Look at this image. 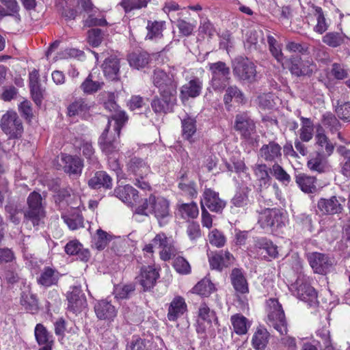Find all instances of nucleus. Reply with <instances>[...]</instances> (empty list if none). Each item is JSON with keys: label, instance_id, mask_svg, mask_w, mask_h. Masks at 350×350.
Here are the masks:
<instances>
[{"label": "nucleus", "instance_id": "1", "mask_svg": "<svg viewBox=\"0 0 350 350\" xmlns=\"http://www.w3.org/2000/svg\"><path fill=\"white\" fill-rule=\"evenodd\" d=\"M114 123L111 129V122L108 120V124L100 135L98 144L102 151L107 156L118 154L120 148L119 137L120 131L127 120V116L124 113L113 115Z\"/></svg>", "mask_w": 350, "mask_h": 350}, {"label": "nucleus", "instance_id": "2", "mask_svg": "<svg viewBox=\"0 0 350 350\" xmlns=\"http://www.w3.org/2000/svg\"><path fill=\"white\" fill-rule=\"evenodd\" d=\"M135 213L146 216L153 215L161 225V220L170 215V202L163 197L150 195L136 208Z\"/></svg>", "mask_w": 350, "mask_h": 350}, {"label": "nucleus", "instance_id": "3", "mask_svg": "<svg viewBox=\"0 0 350 350\" xmlns=\"http://www.w3.org/2000/svg\"><path fill=\"white\" fill-rule=\"evenodd\" d=\"M45 216L44 200L38 192H31L27 198V207L24 210V221L31 222L33 226H37Z\"/></svg>", "mask_w": 350, "mask_h": 350}, {"label": "nucleus", "instance_id": "4", "mask_svg": "<svg viewBox=\"0 0 350 350\" xmlns=\"http://www.w3.org/2000/svg\"><path fill=\"white\" fill-rule=\"evenodd\" d=\"M267 305V323L280 335H286L288 332L287 322L282 305L274 298L268 299Z\"/></svg>", "mask_w": 350, "mask_h": 350}, {"label": "nucleus", "instance_id": "5", "mask_svg": "<svg viewBox=\"0 0 350 350\" xmlns=\"http://www.w3.org/2000/svg\"><path fill=\"white\" fill-rule=\"evenodd\" d=\"M232 72L237 81L254 83L258 79L256 66L247 58L239 57L232 62Z\"/></svg>", "mask_w": 350, "mask_h": 350}, {"label": "nucleus", "instance_id": "6", "mask_svg": "<svg viewBox=\"0 0 350 350\" xmlns=\"http://www.w3.org/2000/svg\"><path fill=\"white\" fill-rule=\"evenodd\" d=\"M211 72V85L214 90L223 91L229 83L230 79V68L226 63L219 61L209 64Z\"/></svg>", "mask_w": 350, "mask_h": 350}, {"label": "nucleus", "instance_id": "7", "mask_svg": "<svg viewBox=\"0 0 350 350\" xmlns=\"http://www.w3.org/2000/svg\"><path fill=\"white\" fill-rule=\"evenodd\" d=\"M152 82L160 94H176L177 81L172 72L167 73L162 70H155L152 75Z\"/></svg>", "mask_w": 350, "mask_h": 350}, {"label": "nucleus", "instance_id": "8", "mask_svg": "<svg viewBox=\"0 0 350 350\" xmlns=\"http://www.w3.org/2000/svg\"><path fill=\"white\" fill-rule=\"evenodd\" d=\"M0 126L10 138H18L23 132L22 121L14 111H8L3 115Z\"/></svg>", "mask_w": 350, "mask_h": 350}, {"label": "nucleus", "instance_id": "9", "mask_svg": "<svg viewBox=\"0 0 350 350\" xmlns=\"http://www.w3.org/2000/svg\"><path fill=\"white\" fill-rule=\"evenodd\" d=\"M154 247L159 248L161 260L167 261L178 254V250L175 245V242L171 237H167L165 233L160 232L152 239Z\"/></svg>", "mask_w": 350, "mask_h": 350}, {"label": "nucleus", "instance_id": "10", "mask_svg": "<svg viewBox=\"0 0 350 350\" xmlns=\"http://www.w3.org/2000/svg\"><path fill=\"white\" fill-rule=\"evenodd\" d=\"M307 260L315 273L325 275L334 265V259L329 255L317 252H308Z\"/></svg>", "mask_w": 350, "mask_h": 350}, {"label": "nucleus", "instance_id": "11", "mask_svg": "<svg viewBox=\"0 0 350 350\" xmlns=\"http://www.w3.org/2000/svg\"><path fill=\"white\" fill-rule=\"evenodd\" d=\"M288 61L289 62L288 69L295 76H310L316 70L317 66L312 58L292 56Z\"/></svg>", "mask_w": 350, "mask_h": 350}, {"label": "nucleus", "instance_id": "12", "mask_svg": "<svg viewBox=\"0 0 350 350\" xmlns=\"http://www.w3.org/2000/svg\"><path fill=\"white\" fill-rule=\"evenodd\" d=\"M285 221V214L275 208H266L260 213L258 217V224L264 229L281 228L284 225Z\"/></svg>", "mask_w": 350, "mask_h": 350}, {"label": "nucleus", "instance_id": "13", "mask_svg": "<svg viewBox=\"0 0 350 350\" xmlns=\"http://www.w3.org/2000/svg\"><path fill=\"white\" fill-rule=\"evenodd\" d=\"M292 289L299 299L308 302L310 305L317 299V295L314 288L300 278L292 285Z\"/></svg>", "mask_w": 350, "mask_h": 350}, {"label": "nucleus", "instance_id": "14", "mask_svg": "<svg viewBox=\"0 0 350 350\" xmlns=\"http://www.w3.org/2000/svg\"><path fill=\"white\" fill-rule=\"evenodd\" d=\"M258 156L267 163H278L282 160V147L275 142H269L259 149Z\"/></svg>", "mask_w": 350, "mask_h": 350}, {"label": "nucleus", "instance_id": "15", "mask_svg": "<svg viewBox=\"0 0 350 350\" xmlns=\"http://www.w3.org/2000/svg\"><path fill=\"white\" fill-rule=\"evenodd\" d=\"M234 129L245 139H250L256 132L254 121L245 113H239L235 117Z\"/></svg>", "mask_w": 350, "mask_h": 350}, {"label": "nucleus", "instance_id": "16", "mask_svg": "<svg viewBox=\"0 0 350 350\" xmlns=\"http://www.w3.org/2000/svg\"><path fill=\"white\" fill-rule=\"evenodd\" d=\"M201 200V207H207L211 211L219 213L226 206L224 200L219 198V193L211 189H205Z\"/></svg>", "mask_w": 350, "mask_h": 350}, {"label": "nucleus", "instance_id": "17", "mask_svg": "<svg viewBox=\"0 0 350 350\" xmlns=\"http://www.w3.org/2000/svg\"><path fill=\"white\" fill-rule=\"evenodd\" d=\"M342 204L336 196L321 198L317 202V211L325 215H334L342 213Z\"/></svg>", "mask_w": 350, "mask_h": 350}, {"label": "nucleus", "instance_id": "18", "mask_svg": "<svg viewBox=\"0 0 350 350\" xmlns=\"http://www.w3.org/2000/svg\"><path fill=\"white\" fill-rule=\"evenodd\" d=\"M68 308L73 312L81 311L87 306L86 297L79 286H73L67 296Z\"/></svg>", "mask_w": 350, "mask_h": 350}, {"label": "nucleus", "instance_id": "19", "mask_svg": "<svg viewBox=\"0 0 350 350\" xmlns=\"http://www.w3.org/2000/svg\"><path fill=\"white\" fill-rule=\"evenodd\" d=\"M94 312L100 320L111 322L117 316V310L109 301L103 299L94 305Z\"/></svg>", "mask_w": 350, "mask_h": 350}, {"label": "nucleus", "instance_id": "20", "mask_svg": "<svg viewBox=\"0 0 350 350\" xmlns=\"http://www.w3.org/2000/svg\"><path fill=\"white\" fill-rule=\"evenodd\" d=\"M234 260L232 254L228 251H219L217 253L208 254V261L212 269L221 271L224 268L230 266Z\"/></svg>", "mask_w": 350, "mask_h": 350}, {"label": "nucleus", "instance_id": "21", "mask_svg": "<svg viewBox=\"0 0 350 350\" xmlns=\"http://www.w3.org/2000/svg\"><path fill=\"white\" fill-rule=\"evenodd\" d=\"M161 99L155 97L151 103L153 111L157 113H167L172 111L176 101V95L160 94Z\"/></svg>", "mask_w": 350, "mask_h": 350}, {"label": "nucleus", "instance_id": "22", "mask_svg": "<svg viewBox=\"0 0 350 350\" xmlns=\"http://www.w3.org/2000/svg\"><path fill=\"white\" fill-rule=\"evenodd\" d=\"M159 276V272L152 266L144 267L137 278L138 282L144 291L151 289Z\"/></svg>", "mask_w": 350, "mask_h": 350}, {"label": "nucleus", "instance_id": "23", "mask_svg": "<svg viewBox=\"0 0 350 350\" xmlns=\"http://www.w3.org/2000/svg\"><path fill=\"white\" fill-rule=\"evenodd\" d=\"M230 279L236 293L242 295L249 293L248 282L242 269H232L230 274Z\"/></svg>", "mask_w": 350, "mask_h": 350}, {"label": "nucleus", "instance_id": "24", "mask_svg": "<svg viewBox=\"0 0 350 350\" xmlns=\"http://www.w3.org/2000/svg\"><path fill=\"white\" fill-rule=\"evenodd\" d=\"M62 161L64 163V170L70 175H78L81 173L83 163L81 159L75 156L63 154Z\"/></svg>", "mask_w": 350, "mask_h": 350}, {"label": "nucleus", "instance_id": "25", "mask_svg": "<svg viewBox=\"0 0 350 350\" xmlns=\"http://www.w3.org/2000/svg\"><path fill=\"white\" fill-rule=\"evenodd\" d=\"M349 41V38L342 31H329L322 38V42L331 48L341 47Z\"/></svg>", "mask_w": 350, "mask_h": 350}, {"label": "nucleus", "instance_id": "26", "mask_svg": "<svg viewBox=\"0 0 350 350\" xmlns=\"http://www.w3.org/2000/svg\"><path fill=\"white\" fill-rule=\"evenodd\" d=\"M114 192L120 200L129 206H133L138 199V191L129 185L116 188Z\"/></svg>", "mask_w": 350, "mask_h": 350}, {"label": "nucleus", "instance_id": "27", "mask_svg": "<svg viewBox=\"0 0 350 350\" xmlns=\"http://www.w3.org/2000/svg\"><path fill=\"white\" fill-rule=\"evenodd\" d=\"M128 170L139 178H144L150 172V165L144 159L133 157L127 163Z\"/></svg>", "mask_w": 350, "mask_h": 350}, {"label": "nucleus", "instance_id": "28", "mask_svg": "<svg viewBox=\"0 0 350 350\" xmlns=\"http://www.w3.org/2000/svg\"><path fill=\"white\" fill-rule=\"evenodd\" d=\"M187 310V304L185 299L177 296L170 303L168 308L167 318L171 321L177 320Z\"/></svg>", "mask_w": 350, "mask_h": 350}, {"label": "nucleus", "instance_id": "29", "mask_svg": "<svg viewBox=\"0 0 350 350\" xmlns=\"http://www.w3.org/2000/svg\"><path fill=\"white\" fill-rule=\"evenodd\" d=\"M255 247L256 252L262 255L264 258H267V254L271 258H276L278 256V247L271 241L266 238H260L255 241Z\"/></svg>", "mask_w": 350, "mask_h": 350}, {"label": "nucleus", "instance_id": "30", "mask_svg": "<svg viewBox=\"0 0 350 350\" xmlns=\"http://www.w3.org/2000/svg\"><path fill=\"white\" fill-rule=\"evenodd\" d=\"M59 280V272L54 268L45 267L37 278V282L43 286L55 285Z\"/></svg>", "mask_w": 350, "mask_h": 350}, {"label": "nucleus", "instance_id": "31", "mask_svg": "<svg viewBox=\"0 0 350 350\" xmlns=\"http://www.w3.org/2000/svg\"><path fill=\"white\" fill-rule=\"evenodd\" d=\"M88 185L94 189L104 187L111 189L112 187V178L104 171L96 172L88 180Z\"/></svg>", "mask_w": 350, "mask_h": 350}, {"label": "nucleus", "instance_id": "32", "mask_svg": "<svg viewBox=\"0 0 350 350\" xmlns=\"http://www.w3.org/2000/svg\"><path fill=\"white\" fill-rule=\"evenodd\" d=\"M202 89V81L198 78L190 80L182 86L180 94L183 98H196L198 96Z\"/></svg>", "mask_w": 350, "mask_h": 350}, {"label": "nucleus", "instance_id": "33", "mask_svg": "<svg viewBox=\"0 0 350 350\" xmlns=\"http://www.w3.org/2000/svg\"><path fill=\"white\" fill-rule=\"evenodd\" d=\"M315 139L316 144L321 147L320 151L327 156H330L332 154L334 146L330 142L325 133L324 129L321 126L317 129Z\"/></svg>", "mask_w": 350, "mask_h": 350}, {"label": "nucleus", "instance_id": "34", "mask_svg": "<svg viewBox=\"0 0 350 350\" xmlns=\"http://www.w3.org/2000/svg\"><path fill=\"white\" fill-rule=\"evenodd\" d=\"M103 69L105 77L109 79H117L120 70L119 59L112 56L107 58L103 64Z\"/></svg>", "mask_w": 350, "mask_h": 350}, {"label": "nucleus", "instance_id": "35", "mask_svg": "<svg viewBox=\"0 0 350 350\" xmlns=\"http://www.w3.org/2000/svg\"><path fill=\"white\" fill-rule=\"evenodd\" d=\"M254 174L259 182V191L261 192L262 188H267L270 185L271 178L269 175V168L266 164H257L254 168Z\"/></svg>", "mask_w": 350, "mask_h": 350}, {"label": "nucleus", "instance_id": "36", "mask_svg": "<svg viewBox=\"0 0 350 350\" xmlns=\"http://www.w3.org/2000/svg\"><path fill=\"white\" fill-rule=\"evenodd\" d=\"M129 65L137 70L146 66L150 61V55L145 51L133 52L128 55Z\"/></svg>", "mask_w": 350, "mask_h": 350}, {"label": "nucleus", "instance_id": "37", "mask_svg": "<svg viewBox=\"0 0 350 350\" xmlns=\"http://www.w3.org/2000/svg\"><path fill=\"white\" fill-rule=\"evenodd\" d=\"M92 107V103L83 98H78L70 103L68 107V115L69 116H75L79 115H85L89 111Z\"/></svg>", "mask_w": 350, "mask_h": 350}, {"label": "nucleus", "instance_id": "38", "mask_svg": "<svg viewBox=\"0 0 350 350\" xmlns=\"http://www.w3.org/2000/svg\"><path fill=\"white\" fill-rule=\"evenodd\" d=\"M21 304L25 309L33 313L38 310V301L36 295L33 294L29 289L24 291L21 295Z\"/></svg>", "mask_w": 350, "mask_h": 350}, {"label": "nucleus", "instance_id": "39", "mask_svg": "<svg viewBox=\"0 0 350 350\" xmlns=\"http://www.w3.org/2000/svg\"><path fill=\"white\" fill-rule=\"evenodd\" d=\"M36 340L39 345H53V338L52 334L42 324L38 323L34 329Z\"/></svg>", "mask_w": 350, "mask_h": 350}, {"label": "nucleus", "instance_id": "40", "mask_svg": "<svg viewBox=\"0 0 350 350\" xmlns=\"http://www.w3.org/2000/svg\"><path fill=\"white\" fill-rule=\"evenodd\" d=\"M230 321L234 332L239 335L246 334L250 327V323L248 319L241 314L231 316Z\"/></svg>", "mask_w": 350, "mask_h": 350}, {"label": "nucleus", "instance_id": "41", "mask_svg": "<svg viewBox=\"0 0 350 350\" xmlns=\"http://www.w3.org/2000/svg\"><path fill=\"white\" fill-rule=\"evenodd\" d=\"M296 183L305 193H313L316 190V178L305 174H299L295 178Z\"/></svg>", "mask_w": 350, "mask_h": 350}, {"label": "nucleus", "instance_id": "42", "mask_svg": "<svg viewBox=\"0 0 350 350\" xmlns=\"http://www.w3.org/2000/svg\"><path fill=\"white\" fill-rule=\"evenodd\" d=\"M178 188L183 192V194L191 198H196L198 195L196 189V183L187 178V174H183L180 178Z\"/></svg>", "mask_w": 350, "mask_h": 350}, {"label": "nucleus", "instance_id": "43", "mask_svg": "<svg viewBox=\"0 0 350 350\" xmlns=\"http://www.w3.org/2000/svg\"><path fill=\"white\" fill-rule=\"evenodd\" d=\"M312 8L314 10V15L317 20V25L314 27L313 30L319 34H323L327 30L329 24L321 7L312 4Z\"/></svg>", "mask_w": 350, "mask_h": 350}, {"label": "nucleus", "instance_id": "44", "mask_svg": "<svg viewBox=\"0 0 350 350\" xmlns=\"http://www.w3.org/2000/svg\"><path fill=\"white\" fill-rule=\"evenodd\" d=\"M301 127L299 130V139L301 142H308L313 137L314 124L310 118L301 117Z\"/></svg>", "mask_w": 350, "mask_h": 350}, {"label": "nucleus", "instance_id": "45", "mask_svg": "<svg viewBox=\"0 0 350 350\" xmlns=\"http://www.w3.org/2000/svg\"><path fill=\"white\" fill-rule=\"evenodd\" d=\"M318 338L317 343L319 345L322 350H334L332 345L329 330L326 327L319 329L316 332Z\"/></svg>", "mask_w": 350, "mask_h": 350}, {"label": "nucleus", "instance_id": "46", "mask_svg": "<svg viewBox=\"0 0 350 350\" xmlns=\"http://www.w3.org/2000/svg\"><path fill=\"white\" fill-rule=\"evenodd\" d=\"M232 99L237 103H242L245 101V96L242 91L236 85H231L227 88L224 96L225 105H229Z\"/></svg>", "mask_w": 350, "mask_h": 350}, {"label": "nucleus", "instance_id": "47", "mask_svg": "<svg viewBox=\"0 0 350 350\" xmlns=\"http://www.w3.org/2000/svg\"><path fill=\"white\" fill-rule=\"evenodd\" d=\"M251 189L247 186H242L236 192L234 196L231 200L232 204L237 207H243L250 203L248 193Z\"/></svg>", "mask_w": 350, "mask_h": 350}, {"label": "nucleus", "instance_id": "48", "mask_svg": "<svg viewBox=\"0 0 350 350\" xmlns=\"http://www.w3.org/2000/svg\"><path fill=\"white\" fill-rule=\"evenodd\" d=\"M112 238L111 234L101 229H98L93 237V246L98 250H103L107 247Z\"/></svg>", "mask_w": 350, "mask_h": 350}, {"label": "nucleus", "instance_id": "49", "mask_svg": "<svg viewBox=\"0 0 350 350\" xmlns=\"http://www.w3.org/2000/svg\"><path fill=\"white\" fill-rule=\"evenodd\" d=\"M269 332L264 328H258L252 338V344L256 350H263L268 343Z\"/></svg>", "mask_w": 350, "mask_h": 350}, {"label": "nucleus", "instance_id": "50", "mask_svg": "<svg viewBox=\"0 0 350 350\" xmlns=\"http://www.w3.org/2000/svg\"><path fill=\"white\" fill-rule=\"evenodd\" d=\"M62 218L70 230H76L83 226V217L77 211L70 215H62Z\"/></svg>", "mask_w": 350, "mask_h": 350}, {"label": "nucleus", "instance_id": "51", "mask_svg": "<svg viewBox=\"0 0 350 350\" xmlns=\"http://www.w3.org/2000/svg\"><path fill=\"white\" fill-rule=\"evenodd\" d=\"M213 290V284L208 279L204 278L194 286L192 292L204 297H208Z\"/></svg>", "mask_w": 350, "mask_h": 350}, {"label": "nucleus", "instance_id": "52", "mask_svg": "<svg viewBox=\"0 0 350 350\" xmlns=\"http://www.w3.org/2000/svg\"><path fill=\"white\" fill-rule=\"evenodd\" d=\"M178 210L183 218H196L199 213L198 206L195 202L182 203L178 205Z\"/></svg>", "mask_w": 350, "mask_h": 350}, {"label": "nucleus", "instance_id": "53", "mask_svg": "<svg viewBox=\"0 0 350 350\" xmlns=\"http://www.w3.org/2000/svg\"><path fill=\"white\" fill-rule=\"evenodd\" d=\"M322 124L332 133L338 132L341 127L339 120L330 112H326L323 115Z\"/></svg>", "mask_w": 350, "mask_h": 350}, {"label": "nucleus", "instance_id": "54", "mask_svg": "<svg viewBox=\"0 0 350 350\" xmlns=\"http://www.w3.org/2000/svg\"><path fill=\"white\" fill-rule=\"evenodd\" d=\"M196 120L191 117H187L182 120L183 137L187 140L191 141L193 134L196 132Z\"/></svg>", "mask_w": 350, "mask_h": 350}, {"label": "nucleus", "instance_id": "55", "mask_svg": "<svg viewBox=\"0 0 350 350\" xmlns=\"http://www.w3.org/2000/svg\"><path fill=\"white\" fill-rule=\"evenodd\" d=\"M271 174L282 184L287 185L291 181L290 175L283 169V167L278 164L274 163L271 167L269 168Z\"/></svg>", "mask_w": 350, "mask_h": 350}, {"label": "nucleus", "instance_id": "56", "mask_svg": "<svg viewBox=\"0 0 350 350\" xmlns=\"http://www.w3.org/2000/svg\"><path fill=\"white\" fill-rule=\"evenodd\" d=\"M103 85V83L99 82L98 81H94L92 75L89 76L85 80L81 83V88L85 94H92L100 90Z\"/></svg>", "mask_w": 350, "mask_h": 350}, {"label": "nucleus", "instance_id": "57", "mask_svg": "<svg viewBox=\"0 0 350 350\" xmlns=\"http://www.w3.org/2000/svg\"><path fill=\"white\" fill-rule=\"evenodd\" d=\"M267 42L269 45V49L271 55L279 63H282L284 55L277 40L274 38L273 36L269 35L267 36Z\"/></svg>", "mask_w": 350, "mask_h": 350}, {"label": "nucleus", "instance_id": "58", "mask_svg": "<svg viewBox=\"0 0 350 350\" xmlns=\"http://www.w3.org/2000/svg\"><path fill=\"white\" fill-rule=\"evenodd\" d=\"M21 280V278L16 271L12 269H8L5 271L3 275L2 282L7 285L8 288H12Z\"/></svg>", "mask_w": 350, "mask_h": 350}, {"label": "nucleus", "instance_id": "59", "mask_svg": "<svg viewBox=\"0 0 350 350\" xmlns=\"http://www.w3.org/2000/svg\"><path fill=\"white\" fill-rule=\"evenodd\" d=\"M163 29V22H150L148 21L147 25L148 33L146 38L152 40L154 38H160L162 36Z\"/></svg>", "mask_w": 350, "mask_h": 350}, {"label": "nucleus", "instance_id": "60", "mask_svg": "<svg viewBox=\"0 0 350 350\" xmlns=\"http://www.w3.org/2000/svg\"><path fill=\"white\" fill-rule=\"evenodd\" d=\"M307 165L310 170L319 173L324 172L327 168L325 162L319 154L309 159Z\"/></svg>", "mask_w": 350, "mask_h": 350}, {"label": "nucleus", "instance_id": "61", "mask_svg": "<svg viewBox=\"0 0 350 350\" xmlns=\"http://www.w3.org/2000/svg\"><path fill=\"white\" fill-rule=\"evenodd\" d=\"M215 317V312L210 310L208 306L203 303L198 308V319L205 321L207 325H211L212 319Z\"/></svg>", "mask_w": 350, "mask_h": 350}, {"label": "nucleus", "instance_id": "62", "mask_svg": "<svg viewBox=\"0 0 350 350\" xmlns=\"http://www.w3.org/2000/svg\"><path fill=\"white\" fill-rule=\"evenodd\" d=\"M208 240L212 245L217 247H223L226 243V237L224 234L217 229L213 230L208 234Z\"/></svg>", "mask_w": 350, "mask_h": 350}, {"label": "nucleus", "instance_id": "63", "mask_svg": "<svg viewBox=\"0 0 350 350\" xmlns=\"http://www.w3.org/2000/svg\"><path fill=\"white\" fill-rule=\"evenodd\" d=\"M173 266L176 271L180 274H188L191 272L189 263L182 256H178L175 258Z\"/></svg>", "mask_w": 350, "mask_h": 350}, {"label": "nucleus", "instance_id": "64", "mask_svg": "<svg viewBox=\"0 0 350 350\" xmlns=\"http://www.w3.org/2000/svg\"><path fill=\"white\" fill-rule=\"evenodd\" d=\"M335 111L341 120L350 121V102L341 103L338 102Z\"/></svg>", "mask_w": 350, "mask_h": 350}]
</instances>
